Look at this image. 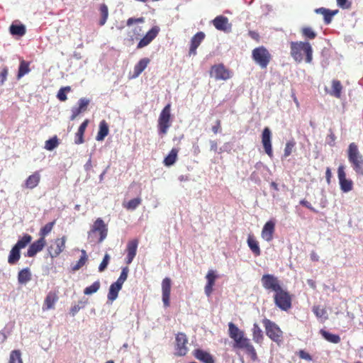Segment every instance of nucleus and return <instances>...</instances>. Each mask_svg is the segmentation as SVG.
<instances>
[{
    "label": "nucleus",
    "instance_id": "nucleus-11",
    "mask_svg": "<svg viewBox=\"0 0 363 363\" xmlns=\"http://www.w3.org/2000/svg\"><path fill=\"white\" fill-rule=\"evenodd\" d=\"M188 338L185 333H179L176 335V345H175V354L179 357H182L186 354L188 352L187 348Z\"/></svg>",
    "mask_w": 363,
    "mask_h": 363
},
{
    "label": "nucleus",
    "instance_id": "nucleus-20",
    "mask_svg": "<svg viewBox=\"0 0 363 363\" xmlns=\"http://www.w3.org/2000/svg\"><path fill=\"white\" fill-rule=\"evenodd\" d=\"M212 23L214 27L218 30L226 32L230 29L228 18L225 16H218L213 20Z\"/></svg>",
    "mask_w": 363,
    "mask_h": 363
},
{
    "label": "nucleus",
    "instance_id": "nucleus-47",
    "mask_svg": "<svg viewBox=\"0 0 363 363\" xmlns=\"http://www.w3.org/2000/svg\"><path fill=\"white\" fill-rule=\"evenodd\" d=\"M9 363H23L20 350H15L11 352Z\"/></svg>",
    "mask_w": 363,
    "mask_h": 363
},
{
    "label": "nucleus",
    "instance_id": "nucleus-41",
    "mask_svg": "<svg viewBox=\"0 0 363 363\" xmlns=\"http://www.w3.org/2000/svg\"><path fill=\"white\" fill-rule=\"evenodd\" d=\"M10 33L13 35L23 36L26 33V27L23 24L16 25L12 24L10 26Z\"/></svg>",
    "mask_w": 363,
    "mask_h": 363
},
{
    "label": "nucleus",
    "instance_id": "nucleus-42",
    "mask_svg": "<svg viewBox=\"0 0 363 363\" xmlns=\"http://www.w3.org/2000/svg\"><path fill=\"white\" fill-rule=\"evenodd\" d=\"M99 11L101 13V19L99 21V26H104L108 17V6L105 4H102L99 6Z\"/></svg>",
    "mask_w": 363,
    "mask_h": 363
},
{
    "label": "nucleus",
    "instance_id": "nucleus-18",
    "mask_svg": "<svg viewBox=\"0 0 363 363\" xmlns=\"http://www.w3.org/2000/svg\"><path fill=\"white\" fill-rule=\"evenodd\" d=\"M46 245L45 239H43V238H40L36 241L33 242L28 247L27 252L26 254V257H34L38 252L43 250L44 247Z\"/></svg>",
    "mask_w": 363,
    "mask_h": 363
},
{
    "label": "nucleus",
    "instance_id": "nucleus-9",
    "mask_svg": "<svg viewBox=\"0 0 363 363\" xmlns=\"http://www.w3.org/2000/svg\"><path fill=\"white\" fill-rule=\"evenodd\" d=\"M261 282L262 286L266 290L272 291L274 293L282 288L278 278L273 274H264L262 277Z\"/></svg>",
    "mask_w": 363,
    "mask_h": 363
},
{
    "label": "nucleus",
    "instance_id": "nucleus-8",
    "mask_svg": "<svg viewBox=\"0 0 363 363\" xmlns=\"http://www.w3.org/2000/svg\"><path fill=\"white\" fill-rule=\"evenodd\" d=\"M210 76L216 80H228L231 78V72L220 63L213 65L210 70Z\"/></svg>",
    "mask_w": 363,
    "mask_h": 363
},
{
    "label": "nucleus",
    "instance_id": "nucleus-61",
    "mask_svg": "<svg viewBox=\"0 0 363 363\" xmlns=\"http://www.w3.org/2000/svg\"><path fill=\"white\" fill-rule=\"evenodd\" d=\"M144 22V18L141 17V18H129L128 20H127V22H126V24L127 26H130L131 25H133V23H143Z\"/></svg>",
    "mask_w": 363,
    "mask_h": 363
},
{
    "label": "nucleus",
    "instance_id": "nucleus-44",
    "mask_svg": "<svg viewBox=\"0 0 363 363\" xmlns=\"http://www.w3.org/2000/svg\"><path fill=\"white\" fill-rule=\"evenodd\" d=\"M29 72H30L29 62L22 60L20 62L18 72V75H17L18 79L21 78L25 74H28Z\"/></svg>",
    "mask_w": 363,
    "mask_h": 363
},
{
    "label": "nucleus",
    "instance_id": "nucleus-60",
    "mask_svg": "<svg viewBox=\"0 0 363 363\" xmlns=\"http://www.w3.org/2000/svg\"><path fill=\"white\" fill-rule=\"evenodd\" d=\"M8 75V68L6 67H4L0 72V83L3 84L4 82L6 80Z\"/></svg>",
    "mask_w": 363,
    "mask_h": 363
},
{
    "label": "nucleus",
    "instance_id": "nucleus-16",
    "mask_svg": "<svg viewBox=\"0 0 363 363\" xmlns=\"http://www.w3.org/2000/svg\"><path fill=\"white\" fill-rule=\"evenodd\" d=\"M172 281L169 278L166 277L162 282V301L165 307L170 305V292H171Z\"/></svg>",
    "mask_w": 363,
    "mask_h": 363
},
{
    "label": "nucleus",
    "instance_id": "nucleus-55",
    "mask_svg": "<svg viewBox=\"0 0 363 363\" xmlns=\"http://www.w3.org/2000/svg\"><path fill=\"white\" fill-rule=\"evenodd\" d=\"M109 260H110L109 255L107 254V253L105 254V255L104 257V259H103L102 262H101V264H99V271L100 272H104L106 269V267H107V266H108V264L109 263Z\"/></svg>",
    "mask_w": 363,
    "mask_h": 363
},
{
    "label": "nucleus",
    "instance_id": "nucleus-24",
    "mask_svg": "<svg viewBox=\"0 0 363 363\" xmlns=\"http://www.w3.org/2000/svg\"><path fill=\"white\" fill-rule=\"evenodd\" d=\"M275 229V223L272 220L267 221L262 230V237L267 242H270L273 239V235Z\"/></svg>",
    "mask_w": 363,
    "mask_h": 363
},
{
    "label": "nucleus",
    "instance_id": "nucleus-56",
    "mask_svg": "<svg viewBox=\"0 0 363 363\" xmlns=\"http://www.w3.org/2000/svg\"><path fill=\"white\" fill-rule=\"evenodd\" d=\"M297 354L302 359H305L307 361L312 360V357L311 356V354L309 353H308L307 352H306L305 350H299L297 352Z\"/></svg>",
    "mask_w": 363,
    "mask_h": 363
},
{
    "label": "nucleus",
    "instance_id": "nucleus-36",
    "mask_svg": "<svg viewBox=\"0 0 363 363\" xmlns=\"http://www.w3.org/2000/svg\"><path fill=\"white\" fill-rule=\"evenodd\" d=\"M179 150L177 148H172L168 155L164 159L163 163L165 166L169 167L173 165L177 160Z\"/></svg>",
    "mask_w": 363,
    "mask_h": 363
},
{
    "label": "nucleus",
    "instance_id": "nucleus-12",
    "mask_svg": "<svg viewBox=\"0 0 363 363\" xmlns=\"http://www.w3.org/2000/svg\"><path fill=\"white\" fill-rule=\"evenodd\" d=\"M337 177L339 179V184L340 189L343 192H349L353 188V182L351 179L346 178V173L345 171V166L340 165L337 169Z\"/></svg>",
    "mask_w": 363,
    "mask_h": 363
},
{
    "label": "nucleus",
    "instance_id": "nucleus-6",
    "mask_svg": "<svg viewBox=\"0 0 363 363\" xmlns=\"http://www.w3.org/2000/svg\"><path fill=\"white\" fill-rule=\"evenodd\" d=\"M252 59L261 68L265 69L272 60V55L264 46L255 48L252 52Z\"/></svg>",
    "mask_w": 363,
    "mask_h": 363
},
{
    "label": "nucleus",
    "instance_id": "nucleus-53",
    "mask_svg": "<svg viewBox=\"0 0 363 363\" xmlns=\"http://www.w3.org/2000/svg\"><path fill=\"white\" fill-rule=\"evenodd\" d=\"M295 145L296 142L294 140H289L286 143V146L284 151V157L285 158L288 157L291 155Z\"/></svg>",
    "mask_w": 363,
    "mask_h": 363
},
{
    "label": "nucleus",
    "instance_id": "nucleus-29",
    "mask_svg": "<svg viewBox=\"0 0 363 363\" xmlns=\"http://www.w3.org/2000/svg\"><path fill=\"white\" fill-rule=\"evenodd\" d=\"M247 245L255 257L261 255V250L258 241L252 235H249L247 240Z\"/></svg>",
    "mask_w": 363,
    "mask_h": 363
},
{
    "label": "nucleus",
    "instance_id": "nucleus-25",
    "mask_svg": "<svg viewBox=\"0 0 363 363\" xmlns=\"http://www.w3.org/2000/svg\"><path fill=\"white\" fill-rule=\"evenodd\" d=\"M58 300V296L55 291H50L46 296L43 309V311L54 308L55 303Z\"/></svg>",
    "mask_w": 363,
    "mask_h": 363
},
{
    "label": "nucleus",
    "instance_id": "nucleus-48",
    "mask_svg": "<svg viewBox=\"0 0 363 363\" xmlns=\"http://www.w3.org/2000/svg\"><path fill=\"white\" fill-rule=\"evenodd\" d=\"M87 259L88 258H87L86 251L84 250H82V256H81L80 259L77 261V264L75 265L72 266V270L77 271L80 268H82L86 262Z\"/></svg>",
    "mask_w": 363,
    "mask_h": 363
},
{
    "label": "nucleus",
    "instance_id": "nucleus-32",
    "mask_svg": "<svg viewBox=\"0 0 363 363\" xmlns=\"http://www.w3.org/2000/svg\"><path fill=\"white\" fill-rule=\"evenodd\" d=\"M315 12L322 14L324 17L325 23L329 24L332 21L333 16L337 13V10L330 11L325 8H319L315 10Z\"/></svg>",
    "mask_w": 363,
    "mask_h": 363
},
{
    "label": "nucleus",
    "instance_id": "nucleus-26",
    "mask_svg": "<svg viewBox=\"0 0 363 363\" xmlns=\"http://www.w3.org/2000/svg\"><path fill=\"white\" fill-rule=\"evenodd\" d=\"M141 28H135L129 30L127 33V38L124 39V44L128 46H131L134 44L135 41L140 36Z\"/></svg>",
    "mask_w": 363,
    "mask_h": 363
},
{
    "label": "nucleus",
    "instance_id": "nucleus-35",
    "mask_svg": "<svg viewBox=\"0 0 363 363\" xmlns=\"http://www.w3.org/2000/svg\"><path fill=\"white\" fill-rule=\"evenodd\" d=\"M252 339L257 344H262L264 340L262 330L257 323L253 324Z\"/></svg>",
    "mask_w": 363,
    "mask_h": 363
},
{
    "label": "nucleus",
    "instance_id": "nucleus-62",
    "mask_svg": "<svg viewBox=\"0 0 363 363\" xmlns=\"http://www.w3.org/2000/svg\"><path fill=\"white\" fill-rule=\"evenodd\" d=\"M211 130L214 134L220 133L221 131V121L220 120H217L216 121V125L212 126Z\"/></svg>",
    "mask_w": 363,
    "mask_h": 363
},
{
    "label": "nucleus",
    "instance_id": "nucleus-28",
    "mask_svg": "<svg viewBox=\"0 0 363 363\" xmlns=\"http://www.w3.org/2000/svg\"><path fill=\"white\" fill-rule=\"evenodd\" d=\"M150 62V60L147 57H144L140 60L134 67L133 77H138L145 69Z\"/></svg>",
    "mask_w": 363,
    "mask_h": 363
},
{
    "label": "nucleus",
    "instance_id": "nucleus-33",
    "mask_svg": "<svg viewBox=\"0 0 363 363\" xmlns=\"http://www.w3.org/2000/svg\"><path fill=\"white\" fill-rule=\"evenodd\" d=\"M122 286L123 285L116 281L111 284L107 296L108 299L111 301L116 300L118 297V292L122 289Z\"/></svg>",
    "mask_w": 363,
    "mask_h": 363
},
{
    "label": "nucleus",
    "instance_id": "nucleus-57",
    "mask_svg": "<svg viewBox=\"0 0 363 363\" xmlns=\"http://www.w3.org/2000/svg\"><path fill=\"white\" fill-rule=\"evenodd\" d=\"M313 312L318 318H321L326 313L325 310L323 309V308H320V306H313Z\"/></svg>",
    "mask_w": 363,
    "mask_h": 363
},
{
    "label": "nucleus",
    "instance_id": "nucleus-3",
    "mask_svg": "<svg viewBox=\"0 0 363 363\" xmlns=\"http://www.w3.org/2000/svg\"><path fill=\"white\" fill-rule=\"evenodd\" d=\"M266 334L272 341L279 345L283 342L284 333L281 328L273 321L267 318L262 320Z\"/></svg>",
    "mask_w": 363,
    "mask_h": 363
},
{
    "label": "nucleus",
    "instance_id": "nucleus-37",
    "mask_svg": "<svg viewBox=\"0 0 363 363\" xmlns=\"http://www.w3.org/2000/svg\"><path fill=\"white\" fill-rule=\"evenodd\" d=\"M108 126L107 123L103 120L99 123V130L96 137V140H103L108 134Z\"/></svg>",
    "mask_w": 363,
    "mask_h": 363
},
{
    "label": "nucleus",
    "instance_id": "nucleus-38",
    "mask_svg": "<svg viewBox=\"0 0 363 363\" xmlns=\"http://www.w3.org/2000/svg\"><path fill=\"white\" fill-rule=\"evenodd\" d=\"M320 333L325 340L331 343L337 344L341 340L340 335L330 333L328 331H326L323 329H321L320 330Z\"/></svg>",
    "mask_w": 363,
    "mask_h": 363
},
{
    "label": "nucleus",
    "instance_id": "nucleus-45",
    "mask_svg": "<svg viewBox=\"0 0 363 363\" xmlns=\"http://www.w3.org/2000/svg\"><path fill=\"white\" fill-rule=\"evenodd\" d=\"M142 202V199L140 197L130 199L128 202L123 203V207L127 210H135L138 207Z\"/></svg>",
    "mask_w": 363,
    "mask_h": 363
},
{
    "label": "nucleus",
    "instance_id": "nucleus-22",
    "mask_svg": "<svg viewBox=\"0 0 363 363\" xmlns=\"http://www.w3.org/2000/svg\"><path fill=\"white\" fill-rule=\"evenodd\" d=\"M204 38L205 34L201 31L198 32L192 37L189 52V55H195L196 54V49L201 45Z\"/></svg>",
    "mask_w": 363,
    "mask_h": 363
},
{
    "label": "nucleus",
    "instance_id": "nucleus-50",
    "mask_svg": "<svg viewBox=\"0 0 363 363\" xmlns=\"http://www.w3.org/2000/svg\"><path fill=\"white\" fill-rule=\"evenodd\" d=\"M100 281H96L91 285L84 289V294L85 295H91L92 294H94L100 289Z\"/></svg>",
    "mask_w": 363,
    "mask_h": 363
},
{
    "label": "nucleus",
    "instance_id": "nucleus-17",
    "mask_svg": "<svg viewBox=\"0 0 363 363\" xmlns=\"http://www.w3.org/2000/svg\"><path fill=\"white\" fill-rule=\"evenodd\" d=\"M91 231L93 233L99 232L100 235V238L99 239V242H102L107 236L108 228L104 223V220L99 218H97L91 228Z\"/></svg>",
    "mask_w": 363,
    "mask_h": 363
},
{
    "label": "nucleus",
    "instance_id": "nucleus-52",
    "mask_svg": "<svg viewBox=\"0 0 363 363\" xmlns=\"http://www.w3.org/2000/svg\"><path fill=\"white\" fill-rule=\"evenodd\" d=\"M69 91H71V87L69 86L60 88L57 94V99L60 101H65L67 99L66 94Z\"/></svg>",
    "mask_w": 363,
    "mask_h": 363
},
{
    "label": "nucleus",
    "instance_id": "nucleus-23",
    "mask_svg": "<svg viewBox=\"0 0 363 363\" xmlns=\"http://www.w3.org/2000/svg\"><path fill=\"white\" fill-rule=\"evenodd\" d=\"M90 101L86 98H81L78 101V107L72 109L70 120H74L81 113L84 112L89 104Z\"/></svg>",
    "mask_w": 363,
    "mask_h": 363
},
{
    "label": "nucleus",
    "instance_id": "nucleus-27",
    "mask_svg": "<svg viewBox=\"0 0 363 363\" xmlns=\"http://www.w3.org/2000/svg\"><path fill=\"white\" fill-rule=\"evenodd\" d=\"M228 333L230 337L234 340V342L245 335L244 332L231 322L228 323Z\"/></svg>",
    "mask_w": 363,
    "mask_h": 363
},
{
    "label": "nucleus",
    "instance_id": "nucleus-51",
    "mask_svg": "<svg viewBox=\"0 0 363 363\" xmlns=\"http://www.w3.org/2000/svg\"><path fill=\"white\" fill-rule=\"evenodd\" d=\"M59 145L58 139L57 136H54L53 138L45 141V148L47 150L51 151L57 147Z\"/></svg>",
    "mask_w": 363,
    "mask_h": 363
},
{
    "label": "nucleus",
    "instance_id": "nucleus-7",
    "mask_svg": "<svg viewBox=\"0 0 363 363\" xmlns=\"http://www.w3.org/2000/svg\"><path fill=\"white\" fill-rule=\"evenodd\" d=\"M233 347L244 350L252 361H256L258 359L257 354L254 346L250 342V340L247 337H245V335L234 342Z\"/></svg>",
    "mask_w": 363,
    "mask_h": 363
},
{
    "label": "nucleus",
    "instance_id": "nucleus-46",
    "mask_svg": "<svg viewBox=\"0 0 363 363\" xmlns=\"http://www.w3.org/2000/svg\"><path fill=\"white\" fill-rule=\"evenodd\" d=\"M55 224V220H53L52 222H50L45 225L39 232L40 238H43V239H45L46 235H48L52 230L54 225Z\"/></svg>",
    "mask_w": 363,
    "mask_h": 363
},
{
    "label": "nucleus",
    "instance_id": "nucleus-4",
    "mask_svg": "<svg viewBox=\"0 0 363 363\" xmlns=\"http://www.w3.org/2000/svg\"><path fill=\"white\" fill-rule=\"evenodd\" d=\"M171 125V105L168 104L162 110L158 118L157 128L159 134L162 136L166 135Z\"/></svg>",
    "mask_w": 363,
    "mask_h": 363
},
{
    "label": "nucleus",
    "instance_id": "nucleus-31",
    "mask_svg": "<svg viewBox=\"0 0 363 363\" xmlns=\"http://www.w3.org/2000/svg\"><path fill=\"white\" fill-rule=\"evenodd\" d=\"M89 124V120L86 119L79 127L77 132L75 134L74 142L76 144L79 145L84 143V134L86 128Z\"/></svg>",
    "mask_w": 363,
    "mask_h": 363
},
{
    "label": "nucleus",
    "instance_id": "nucleus-15",
    "mask_svg": "<svg viewBox=\"0 0 363 363\" xmlns=\"http://www.w3.org/2000/svg\"><path fill=\"white\" fill-rule=\"evenodd\" d=\"M271 130L268 127L264 128L262 134V143L265 152L270 157L273 156V151L271 143Z\"/></svg>",
    "mask_w": 363,
    "mask_h": 363
},
{
    "label": "nucleus",
    "instance_id": "nucleus-30",
    "mask_svg": "<svg viewBox=\"0 0 363 363\" xmlns=\"http://www.w3.org/2000/svg\"><path fill=\"white\" fill-rule=\"evenodd\" d=\"M40 180V175L38 172H35L30 175L25 182V186L28 189H33L36 187Z\"/></svg>",
    "mask_w": 363,
    "mask_h": 363
},
{
    "label": "nucleus",
    "instance_id": "nucleus-13",
    "mask_svg": "<svg viewBox=\"0 0 363 363\" xmlns=\"http://www.w3.org/2000/svg\"><path fill=\"white\" fill-rule=\"evenodd\" d=\"M160 32V28L157 26H153L145 35L140 39L139 43H138L137 48L141 49L147 45H148L158 35Z\"/></svg>",
    "mask_w": 363,
    "mask_h": 363
},
{
    "label": "nucleus",
    "instance_id": "nucleus-63",
    "mask_svg": "<svg viewBox=\"0 0 363 363\" xmlns=\"http://www.w3.org/2000/svg\"><path fill=\"white\" fill-rule=\"evenodd\" d=\"M300 204L306 207L307 208L310 209L311 211L313 212H317V211L311 206V203H309L308 201L303 199L300 201Z\"/></svg>",
    "mask_w": 363,
    "mask_h": 363
},
{
    "label": "nucleus",
    "instance_id": "nucleus-19",
    "mask_svg": "<svg viewBox=\"0 0 363 363\" xmlns=\"http://www.w3.org/2000/svg\"><path fill=\"white\" fill-rule=\"evenodd\" d=\"M138 245V239L131 240L128 242L126 247L127 257L125 259V262L127 264H130L135 257Z\"/></svg>",
    "mask_w": 363,
    "mask_h": 363
},
{
    "label": "nucleus",
    "instance_id": "nucleus-58",
    "mask_svg": "<svg viewBox=\"0 0 363 363\" xmlns=\"http://www.w3.org/2000/svg\"><path fill=\"white\" fill-rule=\"evenodd\" d=\"M335 140H336V137H335V134L333 133V132L330 130V134H328V135L327 137V142H328V145L331 147L335 146Z\"/></svg>",
    "mask_w": 363,
    "mask_h": 363
},
{
    "label": "nucleus",
    "instance_id": "nucleus-1",
    "mask_svg": "<svg viewBox=\"0 0 363 363\" xmlns=\"http://www.w3.org/2000/svg\"><path fill=\"white\" fill-rule=\"evenodd\" d=\"M290 54L298 63H301L303 60L306 63H311L313 60V48L308 42H291Z\"/></svg>",
    "mask_w": 363,
    "mask_h": 363
},
{
    "label": "nucleus",
    "instance_id": "nucleus-54",
    "mask_svg": "<svg viewBox=\"0 0 363 363\" xmlns=\"http://www.w3.org/2000/svg\"><path fill=\"white\" fill-rule=\"evenodd\" d=\"M129 272V269L128 267H125L122 269L121 273L120 274V277L117 279L116 282L118 284L123 285V283L125 281V280L128 278V274Z\"/></svg>",
    "mask_w": 363,
    "mask_h": 363
},
{
    "label": "nucleus",
    "instance_id": "nucleus-59",
    "mask_svg": "<svg viewBox=\"0 0 363 363\" xmlns=\"http://www.w3.org/2000/svg\"><path fill=\"white\" fill-rule=\"evenodd\" d=\"M337 4L342 9H350L351 7V2L348 0H337Z\"/></svg>",
    "mask_w": 363,
    "mask_h": 363
},
{
    "label": "nucleus",
    "instance_id": "nucleus-21",
    "mask_svg": "<svg viewBox=\"0 0 363 363\" xmlns=\"http://www.w3.org/2000/svg\"><path fill=\"white\" fill-rule=\"evenodd\" d=\"M218 276L216 274V272L213 270H209L206 276V279L207 280V283L205 286L204 291L205 294L207 296H210L213 291V286L215 285L216 279Z\"/></svg>",
    "mask_w": 363,
    "mask_h": 363
},
{
    "label": "nucleus",
    "instance_id": "nucleus-34",
    "mask_svg": "<svg viewBox=\"0 0 363 363\" xmlns=\"http://www.w3.org/2000/svg\"><path fill=\"white\" fill-rule=\"evenodd\" d=\"M32 279V274L29 268H25L19 271L18 281L21 284H26Z\"/></svg>",
    "mask_w": 363,
    "mask_h": 363
},
{
    "label": "nucleus",
    "instance_id": "nucleus-40",
    "mask_svg": "<svg viewBox=\"0 0 363 363\" xmlns=\"http://www.w3.org/2000/svg\"><path fill=\"white\" fill-rule=\"evenodd\" d=\"M21 257L20 250L13 246L9 252L8 262L10 264H15Z\"/></svg>",
    "mask_w": 363,
    "mask_h": 363
},
{
    "label": "nucleus",
    "instance_id": "nucleus-14",
    "mask_svg": "<svg viewBox=\"0 0 363 363\" xmlns=\"http://www.w3.org/2000/svg\"><path fill=\"white\" fill-rule=\"evenodd\" d=\"M192 355L201 363H215L214 357L208 351L201 348L193 350Z\"/></svg>",
    "mask_w": 363,
    "mask_h": 363
},
{
    "label": "nucleus",
    "instance_id": "nucleus-10",
    "mask_svg": "<svg viewBox=\"0 0 363 363\" xmlns=\"http://www.w3.org/2000/svg\"><path fill=\"white\" fill-rule=\"evenodd\" d=\"M66 236L60 238H56L52 243L48 247V252L52 258L58 257L61 252L65 249Z\"/></svg>",
    "mask_w": 363,
    "mask_h": 363
},
{
    "label": "nucleus",
    "instance_id": "nucleus-39",
    "mask_svg": "<svg viewBox=\"0 0 363 363\" xmlns=\"http://www.w3.org/2000/svg\"><path fill=\"white\" fill-rule=\"evenodd\" d=\"M342 90V86L341 82L338 80H333L332 82V90L330 92V94L335 98L340 99L341 97Z\"/></svg>",
    "mask_w": 363,
    "mask_h": 363
},
{
    "label": "nucleus",
    "instance_id": "nucleus-64",
    "mask_svg": "<svg viewBox=\"0 0 363 363\" xmlns=\"http://www.w3.org/2000/svg\"><path fill=\"white\" fill-rule=\"evenodd\" d=\"M82 307H83V306H79V305H74V306H72V308H70V314L72 316H74L79 312L80 308Z\"/></svg>",
    "mask_w": 363,
    "mask_h": 363
},
{
    "label": "nucleus",
    "instance_id": "nucleus-2",
    "mask_svg": "<svg viewBox=\"0 0 363 363\" xmlns=\"http://www.w3.org/2000/svg\"><path fill=\"white\" fill-rule=\"evenodd\" d=\"M347 157L355 173L363 175V155L359 152L358 147L354 143L349 145Z\"/></svg>",
    "mask_w": 363,
    "mask_h": 363
},
{
    "label": "nucleus",
    "instance_id": "nucleus-49",
    "mask_svg": "<svg viewBox=\"0 0 363 363\" xmlns=\"http://www.w3.org/2000/svg\"><path fill=\"white\" fill-rule=\"evenodd\" d=\"M302 35L308 39L313 40L316 38V33L311 27H303L301 30Z\"/></svg>",
    "mask_w": 363,
    "mask_h": 363
},
{
    "label": "nucleus",
    "instance_id": "nucleus-5",
    "mask_svg": "<svg viewBox=\"0 0 363 363\" xmlns=\"http://www.w3.org/2000/svg\"><path fill=\"white\" fill-rule=\"evenodd\" d=\"M274 301L277 307L285 311L289 310L292 306L291 295L283 288L274 293Z\"/></svg>",
    "mask_w": 363,
    "mask_h": 363
},
{
    "label": "nucleus",
    "instance_id": "nucleus-43",
    "mask_svg": "<svg viewBox=\"0 0 363 363\" xmlns=\"http://www.w3.org/2000/svg\"><path fill=\"white\" fill-rule=\"evenodd\" d=\"M31 235L29 234H25L21 239L17 241L14 246L21 250V249L26 247L31 242Z\"/></svg>",
    "mask_w": 363,
    "mask_h": 363
}]
</instances>
